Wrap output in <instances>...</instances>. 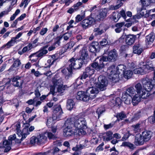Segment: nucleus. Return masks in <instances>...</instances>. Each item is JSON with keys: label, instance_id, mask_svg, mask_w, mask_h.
I'll return each mask as SVG.
<instances>
[{"label": "nucleus", "instance_id": "f257e3e1", "mask_svg": "<svg viewBox=\"0 0 155 155\" xmlns=\"http://www.w3.org/2000/svg\"><path fill=\"white\" fill-rule=\"evenodd\" d=\"M126 66L123 64L118 65L116 68L114 65H112L107 69V72L109 74L108 78L113 83H116L118 81V74H123L125 71Z\"/></svg>", "mask_w": 155, "mask_h": 155}, {"label": "nucleus", "instance_id": "f03ea898", "mask_svg": "<svg viewBox=\"0 0 155 155\" xmlns=\"http://www.w3.org/2000/svg\"><path fill=\"white\" fill-rule=\"evenodd\" d=\"M98 92L97 88L93 87H89L85 92L83 91L78 92L76 96V98L78 100L88 101L95 98Z\"/></svg>", "mask_w": 155, "mask_h": 155}, {"label": "nucleus", "instance_id": "7ed1b4c3", "mask_svg": "<svg viewBox=\"0 0 155 155\" xmlns=\"http://www.w3.org/2000/svg\"><path fill=\"white\" fill-rule=\"evenodd\" d=\"M69 68L68 70L69 72H72L73 69H79L81 68L83 64H85L83 63L81 60L79 59H75L72 58L70 59L68 62Z\"/></svg>", "mask_w": 155, "mask_h": 155}, {"label": "nucleus", "instance_id": "20e7f679", "mask_svg": "<svg viewBox=\"0 0 155 155\" xmlns=\"http://www.w3.org/2000/svg\"><path fill=\"white\" fill-rule=\"evenodd\" d=\"M105 54H108L107 56H103L104 60L109 61H114L117 59L118 54L116 50L113 49L110 51L109 49L104 50Z\"/></svg>", "mask_w": 155, "mask_h": 155}, {"label": "nucleus", "instance_id": "39448f33", "mask_svg": "<svg viewBox=\"0 0 155 155\" xmlns=\"http://www.w3.org/2000/svg\"><path fill=\"white\" fill-rule=\"evenodd\" d=\"M103 57H100L96 58L95 60V62L91 64V66L93 68L95 69L97 71H100L104 67V60Z\"/></svg>", "mask_w": 155, "mask_h": 155}, {"label": "nucleus", "instance_id": "423d86ee", "mask_svg": "<svg viewBox=\"0 0 155 155\" xmlns=\"http://www.w3.org/2000/svg\"><path fill=\"white\" fill-rule=\"evenodd\" d=\"M135 88L137 92L142 95L141 97L143 99H146L149 96V93L145 90L140 83L136 84L135 85Z\"/></svg>", "mask_w": 155, "mask_h": 155}, {"label": "nucleus", "instance_id": "0eeeda50", "mask_svg": "<svg viewBox=\"0 0 155 155\" xmlns=\"http://www.w3.org/2000/svg\"><path fill=\"white\" fill-rule=\"evenodd\" d=\"M107 83V81L106 77L105 76L101 75L98 77V78L97 87L100 91H103L106 89Z\"/></svg>", "mask_w": 155, "mask_h": 155}, {"label": "nucleus", "instance_id": "6e6552de", "mask_svg": "<svg viewBox=\"0 0 155 155\" xmlns=\"http://www.w3.org/2000/svg\"><path fill=\"white\" fill-rule=\"evenodd\" d=\"M53 108V114L52 116L54 120H59L60 116L63 114L62 110L60 105L54 106Z\"/></svg>", "mask_w": 155, "mask_h": 155}, {"label": "nucleus", "instance_id": "1a4fd4ad", "mask_svg": "<svg viewBox=\"0 0 155 155\" xmlns=\"http://www.w3.org/2000/svg\"><path fill=\"white\" fill-rule=\"evenodd\" d=\"M142 83L143 87L148 92L153 88L151 80L148 78H143L142 79Z\"/></svg>", "mask_w": 155, "mask_h": 155}, {"label": "nucleus", "instance_id": "9d476101", "mask_svg": "<svg viewBox=\"0 0 155 155\" xmlns=\"http://www.w3.org/2000/svg\"><path fill=\"white\" fill-rule=\"evenodd\" d=\"M107 10L105 8H104L99 14L95 13H91V15L94 18L95 20L97 21H99L103 20L106 17L107 13Z\"/></svg>", "mask_w": 155, "mask_h": 155}, {"label": "nucleus", "instance_id": "9b49d317", "mask_svg": "<svg viewBox=\"0 0 155 155\" xmlns=\"http://www.w3.org/2000/svg\"><path fill=\"white\" fill-rule=\"evenodd\" d=\"M86 125V122L84 118H80L77 119L74 118V125L75 129L84 128Z\"/></svg>", "mask_w": 155, "mask_h": 155}, {"label": "nucleus", "instance_id": "f8f14e48", "mask_svg": "<svg viewBox=\"0 0 155 155\" xmlns=\"http://www.w3.org/2000/svg\"><path fill=\"white\" fill-rule=\"evenodd\" d=\"M12 84L15 87L22 88L23 80L20 77L16 76L11 79Z\"/></svg>", "mask_w": 155, "mask_h": 155}, {"label": "nucleus", "instance_id": "ddd939ff", "mask_svg": "<svg viewBox=\"0 0 155 155\" xmlns=\"http://www.w3.org/2000/svg\"><path fill=\"white\" fill-rule=\"evenodd\" d=\"M34 128V127L33 126H31L28 129V128L25 127L23 128L22 132L20 131V133H19V132H18L19 131L18 130L17 132H18V133L17 134L19 136L20 135L21 136V140H22L25 139L27 136L30 134V132L32 131Z\"/></svg>", "mask_w": 155, "mask_h": 155}, {"label": "nucleus", "instance_id": "4468645a", "mask_svg": "<svg viewBox=\"0 0 155 155\" xmlns=\"http://www.w3.org/2000/svg\"><path fill=\"white\" fill-rule=\"evenodd\" d=\"M95 19L93 16L88 19H84L81 22V25L84 28H86L94 24Z\"/></svg>", "mask_w": 155, "mask_h": 155}, {"label": "nucleus", "instance_id": "2eb2a0df", "mask_svg": "<svg viewBox=\"0 0 155 155\" xmlns=\"http://www.w3.org/2000/svg\"><path fill=\"white\" fill-rule=\"evenodd\" d=\"M48 52V51L47 50H43L41 48L38 51L30 55L29 56V58L35 56L36 57L40 58H41L43 56H45Z\"/></svg>", "mask_w": 155, "mask_h": 155}, {"label": "nucleus", "instance_id": "dca6fc26", "mask_svg": "<svg viewBox=\"0 0 155 155\" xmlns=\"http://www.w3.org/2000/svg\"><path fill=\"white\" fill-rule=\"evenodd\" d=\"M133 52L138 55H140L143 51V46L140 43L136 44L133 47Z\"/></svg>", "mask_w": 155, "mask_h": 155}, {"label": "nucleus", "instance_id": "f3484780", "mask_svg": "<svg viewBox=\"0 0 155 155\" xmlns=\"http://www.w3.org/2000/svg\"><path fill=\"white\" fill-rule=\"evenodd\" d=\"M23 33L22 32H19L17 34L15 37H12L11 38L10 41H8L6 45H3L2 47V48H4L6 46H7V48L12 46V43L16 42V40L19 38L22 35Z\"/></svg>", "mask_w": 155, "mask_h": 155}, {"label": "nucleus", "instance_id": "a211bd4d", "mask_svg": "<svg viewBox=\"0 0 155 155\" xmlns=\"http://www.w3.org/2000/svg\"><path fill=\"white\" fill-rule=\"evenodd\" d=\"M145 142L141 134H137L135 136L134 143L137 146L143 145Z\"/></svg>", "mask_w": 155, "mask_h": 155}, {"label": "nucleus", "instance_id": "6ab92c4d", "mask_svg": "<svg viewBox=\"0 0 155 155\" xmlns=\"http://www.w3.org/2000/svg\"><path fill=\"white\" fill-rule=\"evenodd\" d=\"M81 57L79 59L81 60L83 63L86 64L88 61V55L87 52L85 49H82L80 51Z\"/></svg>", "mask_w": 155, "mask_h": 155}, {"label": "nucleus", "instance_id": "aec40b11", "mask_svg": "<svg viewBox=\"0 0 155 155\" xmlns=\"http://www.w3.org/2000/svg\"><path fill=\"white\" fill-rule=\"evenodd\" d=\"M100 45L97 42H94L90 45L89 49L90 52L95 53L98 51L100 50Z\"/></svg>", "mask_w": 155, "mask_h": 155}, {"label": "nucleus", "instance_id": "412c9836", "mask_svg": "<svg viewBox=\"0 0 155 155\" xmlns=\"http://www.w3.org/2000/svg\"><path fill=\"white\" fill-rule=\"evenodd\" d=\"M136 36L134 35H129L126 36V42L128 45H130L133 44L136 40Z\"/></svg>", "mask_w": 155, "mask_h": 155}, {"label": "nucleus", "instance_id": "4be33fe9", "mask_svg": "<svg viewBox=\"0 0 155 155\" xmlns=\"http://www.w3.org/2000/svg\"><path fill=\"white\" fill-rule=\"evenodd\" d=\"M141 135L145 142H146L150 139L153 135V133L150 131L145 130L142 132Z\"/></svg>", "mask_w": 155, "mask_h": 155}, {"label": "nucleus", "instance_id": "5701e85b", "mask_svg": "<svg viewBox=\"0 0 155 155\" xmlns=\"http://www.w3.org/2000/svg\"><path fill=\"white\" fill-rule=\"evenodd\" d=\"M52 83L54 87V91L56 90V87L60 86V85H63V82L62 79L61 78H58L56 76H55L52 79Z\"/></svg>", "mask_w": 155, "mask_h": 155}, {"label": "nucleus", "instance_id": "b1692460", "mask_svg": "<svg viewBox=\"0 0 155 155\" xmlns=\"http://www.w3.org/2000/svg\"><path fill=\"white\" fill-rule=\"evenodd\" d=\"M71 128L65 127L64 129V135L66 137H69L73 135L74 132Z\"/></svg>", "mask_w": 155, "mask_h": 155}, {"label": "nucleus", "instance_id": "393cba45", "mask_svg": "<svg viewBox=\"0 0 155 155\" xmlns=\"http://www.w3.org/2000/svg\"><path fill=\"white\" fill-rule=\"evenodd\" d=\"M14 63L10 67V68L8 70V71H12L14 70V68H16L19 67L21 64V61L18 58H12Z\"/></svg>", "mask_w": 155, "mask_h": 155}, {"label": "nucleus", "instance_id": "a878e982", "mask_svg": "<svg viewBox=\"0 0 155 155\" xmlns=\"http://www.w3.org/2000/svg\"><path fill=\"white\" fill-rule=\"evenodd\" d=\"M141 95L137 93L135 94L133 98H132V103L133 105H137L139 102L140 101L141 99L142 98Z\"/></svg>", "mask_w": 155, "mask_h": 155}, {"label": "nucleus", "instance_id": "bb28decb", "mask_svg": "<svg viewBox=\"0 0 155 155\" xmlns=\"http://www.w3.org/2000/svg\"><path fill=\"white\" fill-rule=\"evenodd\" d=\"M74 118H68L65 121L64 126L65 127L71 128L74 127Z\"/></svg>", "mask_w": 155, "mask_h": 155}, {"label": "nucleus", "instance_id": "cd10ccee", "mask_svg": "<svg viewBox=\"0 0 155 155\" xmlns=\"http://www.w3.org/2000/svg\"><path fill=\"white\" fill-rule=\"evenodd\" d=\"M124 24V22H121L116 23L114 26H113V27L114 29L115 32L117 33H120L122 31V27Z\"/></svg>", "mask_w": 155, "mask_h": 155}, {"label": "nucleus", "instance_id": "c85d7f7f", "mask_svg": "<svg viewBox=\"0 0 155 155\" xmlns=\"http://www.w3.org/2000/svg\"><path fill=\"white\" fill-rule=\"evenodd\" d=\"M113 133L112 131H109L104 134L103 138L104 140L108 141L112 139L113 138Z\"/></svg>", "mask_w": 155, "mask_h": 155}, {"label": "nucleus", "instance_id": "c756f323", "mask_svg": "<svg viewBox=\"0 0 155 155\" xmlns=\"http://www.w3.org/2000/svg\"><path fill=\"white\" fill-rule=\"evenodd\" d=\"M122 98L125 104H129L132 103V97L130 96L122 94Z\"/></svg>", "mask_w": 155, "mask_h": 155}, {"label": "nucleus", "instance_id": "7c9ffc66", "mask_svg": "<svg viewBox=\"0 0 155 155\" xmlns=\"http://www.w3.org/2000/svg\"><path fill=\"white\" fill-rule=\"evenodd\" d=\"M154 35L152 33L149 34L146 37V42L147 44L151 45L154 39Z\"/></svg>", "mask_w": 155, "mask_h": 155}, {"label": "nucleus", "instance_id": "2f4dec72", "mask_svg": "<svg viewBox=\"0 0 155 155\" xmlns=\"http://www.w3.org/2000/svg\"><path fill=\"white\" fill-rule=\"evenodd\" d=\"M144 64V62H141L139 64L140 65H142V68H143L144 74L148 73L154 70L153 68Z\"/></svg>", "mask_w": 155, "mask_h": 155}, {"label": "nucleus", "instance_id": "473e14b6", "mask_svg": "<svg viewBox=\"0 0 155 155\" xmlns=\"http://www.w3.org/2000/svg\"><path fill=\"white\" fill-rule=\"evenodd\" d=\"M37 137L39 144L45 143L47 141V137L45 134H40Z\"/></svg>", "mask_w": 155, "mask_h": 155}, {"label": "nucleus", "instance_id": "72a5a7b5", "mask_svg": "<svg viewBox=\"0 0 155 155\" xmlns=\"http://www.w3.org/2000/svg\"><path fill=\"white\" fill-rule=\"evenodd\" d=\"M150 10H146V9L142 8L140 12V14L142 16H144L147 18L149 16V15H151L152 12H150Z\"/></svg>", "mask_w": 155, "mask_h": 155}, {"label": "nucleus", "instance_id": "f704fd0d", "mask_svg": "<svg viewBox=\"0 0 155 155\" xmlns=\"http://www.w3.org/2000/svg\"><path fill=\"white\" fill-rule=\"evenodd\" d=\"M135 93V90L133 87H130L127 88L125 93L123 94L132 97Z\"/></svg>", "mask_w": 155, "mask_h": 155}, {"label": "nucleus", "instance_id": "c9c22d12", "mask_svg": "<svg viewBox=\"0 0 155 155\" xmlns=\"http://www.w3.org/2000/svg\"><path fill=\"white\" fill-rule=\"evenodd\" d=\"M74 102L72 99H68L67 102V108L69 110H71L74 105Z\"/></svg>", "mask_w": 155, "mask_h": 155}, {"label": "nucleus", "instance_id": "e433bc0d", "mask_svg": "<svg viewBox=\"0 0 155 155\" xmlns=\"http://www.w3.org/2000/svg\"><path fill=\"white\" fill-rule=\"evenodd\" d=\"M133 72L130 70L125 71L122 74L124 77L126 79H128L131 78L133 74Z\"/></svg>", "mask_w": 155, "mask_h": 155}, {"label": "nucleus", "instance_id": "4c0bfd02", "mask_svg": "<svg viewBox=\"0 0 155 155\" xmlns=\"http://www.w3.org/2000/svg\"><path fill=\"white\" fill-rule=\"evenodd\" d=\"M91 66L87 67L85 70V72L90 76L94 74L95 70Z\"/></svg>", "mask_w": 155, "mask_h": 155}, {"label": "nucleus", "instance_id": "58836bf2", "mask_svg": "<svg viewBox=\"0 0 155 155\" xmlns=\"http://www.w3.org/2000/svg\"><path fill=\"white\" fill-rule=\"evenodd\" d=\"M62 38V36L61 35L57 37L54 40V42L53 43V45H55L57 47L60 45L61 43L60 41Z\"/></svg>", "mask_w": 155, "mask_h": 155}, {"label": "nucleus", "instance_id": "ea45409f", "mask_svg": "<svg viewBox=\"0 0 155 155\" xmlns=\"http://www.w3.org/2000/svg\"><path fill=\"white\" fill-rule=\"evenodd\" d=\"M121 146L127 147L131 149H134L135 147L134 144H132L129 142H124L122 143Z\"/></svg>", "mask_w": 155, "mask_h": 155}, {"label": "nucleus", "instance_id": "a19ab883", "mask_svg": "<svg viewBox=\"0 0 155 155\" xmlns=\"http://www.w3.org/2000/svg\"><path fill=\"white\" fill-rule=\"evenodd\" d=\"M116 117L117 118V119L119 118L120 120H122L126 118L127 116L126 114L124 111H122L120 113H117L116 116Z\"/></svg>", "mask_w": 155, "mask_h": 155}, {"label": "nucleus", "instance_id": "79ce46f5", "mask_svg": "<svg viewBox=\"0 0 155 155\" xmlns=\"http://www.w3.org/2000/svg\"><path fill=\"white\" fill-rule=\"evenodd\" d=\"M94 31L96 32L95 34L96 35H100L104 33V30L101 28V26H100L98 28H96L94 30Z\"/></svg>", "mask_w": 155, "mask_h": 155}, {"label": "nucleus", "instance_id": "37998d69", "mask_svg": "<svg viewBox=\"0 0 155 155\" xmlns=\"http://www.w3.org/2000/svg\"><path fill=\"white\" fill-rule=\"evenodd\" d=\"M134 72L135 74H140L142 75L144 74L143 68L142 67H140L138 68H136L134 70Z\"/></svg>", "mask_w": 155, "mask_h": 155}, {"label": "nucleus", "instance_id": "c03bdc74", "mask_svg": "<svg viewBox=\"0 0 155 155\" xmlns=\"http://www.w3.org/2000/svg\"><path fill=\"white\" fill-rule=\"evenodd\" d=\"M83 129L84 128H77L75 129L74 130H76L75 133L76 134L80 136L81 135H84L86 134V132L83 130Z\"/></svg>", "mask_w": 155, "mask_h": 155}, {"label": "nucleus", "instance_id": "a18cd8bd", "mask_svg": "<svg viewBox=\"0 0 155 155\" xmlns=\"http://www.w3.org/2000/svg\"><path fill=\"white\" fill-rule=\"evenodd\" d=\"M41 87L39 85L38 87H37L35 91V94L36 96V97H38L40 96L41 95V94L40 92H41Z\"/></svg>", "mask_w": 155, "mask_h": 155}, {"label": "nucleus", "instance_id": "49530a36", "mask_svg": "<svg viewBox=\"0 0 155 155\" xmlns=\"http://www.w3.org/2000/svg\"><path fill=\"white\" fill-rule=\"evenodd\" d=\"M105 111V108L103 107L98 108L96 111V113L98 115V118H99L101 115Z\"/></svg>", "mask_w": 155, "mask_h": 155}, {"label": "nucleus", "instance_id": "de8ad7c7", "mask_svg": "<svg viewBox=\"0 0 155 155\" xmlns=\"http://www.w3.org/2000/svg\"><path fill=\"white\" fill-rule=\"evenodd\" d=\"M48 138L50 139L54 140L57 138V137L51 132H48L45 134Z\"/></svg>", "mask_w": 155, "mask_h": 155}, {"label": "nucleus", "instance_id": "09e8293b", "mask_svg": "<svg viewBox=\"0 0 155 155\" xmlns=\"http://www.w3.org/2000/svg\"><path fill=\"white\" fill-rule=\"evenodd\" d=\"M60 85V86H58L56 87V90L55 91H57L58 93H61L65 90V87L64 86H63V84Z\"/></svg>", "mask_w": 155, "mask_h": 155}, {"label": "nucleus", "instance_id": "8fccbe9b", "mask_svg": "<svg viewBox=\"0 0 155 155\" xmlns=\"http://www.w3.org/2000/svg\"><path fill=\"white\" fill-rule=\"evenodd\" d=\"M55 120L53 119V116L52 118L49 117L47 119L46 124L48 127H51L52 126L53 121Z\"/></svg>", "mask_w": 155, "mask_h": 155}, {"label": "nucleus", "instance_id": "3c124183", "mask_svg": "<svg viewBox=\"0 0 155 155\" xmlns=\"http://www.w3.org/2000/svg\"><path fill=\"white\" fill-rule=\"evenodd\" d=\"M30 143L31 144H34L35 143L38 144V137H37L35 136H33L30 139Z\"/></svg>", "mask_w": 155, "mask_h": 155}, {"label": "nucleus", "instance_id": "603ef678", "mask_svg": "<svg viewBox=\"0 0 155 155\" xmlns=\"http://www.w3.org/2000/svg\"><path fill=\"white\" fill-rule=\"evenodd\" d=\"M140 124H137L135 125H132V127L133 128V130L136 132H138L140 131Z\"/></svg>", "mask_w": 155, "mask_h": 155}, {"label": "nucleus", "instance_id": "864d4df0", "mask_svg": "<svg viewBox=\"0 0 155 155\" xmlns=\"http://www.w3.org/2000/svg\"><path fill=\"white\" fill-rule=\"evenodd\" d=\"M69 67L67 68V69L63 68L61 70V71L62 73L64 74L65 75H66V76H70L72 72L70 73L68 71V68Z\"/></svg>", "mask_w": 155, "mask_h": 155}, {"label": "nucleus", "instance_id": "5fc2aeb1", "mask_svg": "<svg viewBox=\"0 0 155 155\" xmlns=\"http://www.w3.org/2000/svg\"><path fill=\"white\" fill-rule=\"evenodd\" d=\"M83 148V146L81 144L77 145L76 146L72 148V150L73 151H77L81 150Z\"/></svg>", "mask_w": 155, "mask_h": 155}, {"label": "nucleus", "instance_id": "6e6d98bb", "mask_svg": "<svg viewBox=\"0 0 155 155\" xmlns=\"http://www.w3.org/2000/svg\"><path fill=\"white\" fill-rule=\"evenodd\" d=\"M84 17L85 16L84 15H78L75 18L76 21L75 23L81 21L83 18H84Z\"/></svg>", "mask_w": 155, "mask_h": 155}, {"label": "nucleus", "instance_id": "4d7b16f0", "mask_svg": "<svg viewBox=\"0 0 155 155\" xmlns=\"http://www.w3.org/2000/svg\"><path fill=\"white\" fill-rule=\"evenodd\" d=\"M131 135L129 131L124 134V136L122 137L121 140L122 141L126 140Z\"/></svg>", "mask_w": 155, "mask_h": 155}, {"label": "nucleus", "instance_id": "13d9d810", "mask_svg": "<svg viewBox=\"0 0 155 155\" xmlns=\"http://www.w3.org/2000/svg\"><path fill=\"white\" fill-rule=\"evenodd\" d=\"M124 0H119L117 1V4L114 6V8L115 10L117 9L120 7L122 5L123 3L121 2L122 1H124Z\"/></svg>", "mask_w": 155, "mask_h": 155}, {"label": "nucleus", "instance_id": "bf43d9fd", "mask_svg": "<svg viewBox=\"0 0 155 155\" xmlns=\"http://www.w3.org/2000/svg\"><path fill=\"white\" fill-rule=\"evenodd\" d=\"M20 12V10L19 9H17L15 11V13L12 16L10 17V20L12 21L15 18L16 16L19 14Z\"/></svg>", "mask_w": 155, "mask_h": 155}, {"label": "nucleus", "instance_id": "052dcab7", "mask_svg": "<svg viewBox=\"0 0 155 155\" xmlns=\"http://www.w3.org/2000/svg\"><path fill=\"white\" fill-rule=\"evenodd\" d=\"M71 33H67L64 34L63 36H62V38H63L66 41L71 37Z\"/></svg>", "mask_w": 155, "mask_h": 155}, {"label": "nucleus", "instance_id": "680f3d73", "mask_svg": "<svg viewBox=\"0 0 155 155\" xmlns=\"http://www.w3.org/2000/svg\"><path fill=\"white\" fill-rule=\"evenodd\" d=\"M82 4V3L80 2H79L74 5L73 6V7L74 9V11H76L78 10L79 8V7Z\"/></svg>", "mask_w": 155, "mask_h": 155}, {"label": "nucleus", "instance_id": "e2e57ef3", "mask_svg": "<svg viewBox=\"0 0 155 155\" xmlns=\"http://www.w3.org/2000/svg\"><path fill=\"white\" fill-rule=\"evenodd\" d=\"M74 45L73 42H69L65 45V48L66 49L71 48Z\"/></svg>", "mask_w": 155, "mask_h": 155}, {"label": "nucleus", "instance_id": "0e129e2a", "mask_svg": "<svg viewBox=\"0 0 155 155\" xmlns=\"http://www.w3.org/2000/svg\"><path fill=\"white\" fill-rule=\"evenodd\" d=\"M104 143L103 142L100 145H99L98 147H97L96 149V151L98 152L103 150V148L102 147L104 146Z\"/></svg>", "mask_w": 155, "mask_h": 155}, {"label": "nucleus", "instance_id": "69168bd1", "mask_svg": "<svg viewBox=\"0 0 155 155\" xmlns=\"http://www.w3.org/2000/svg\"><path fill=\"white\" fill-rule=\"evenodd\" d=\"M140 1L143 6H147L150 4L148 0H140Z\"/></svg>", "mask_w": 155, "mask_h": 155}, {"label": "nucleus", "instance_id": "338daca9", "mask_svg": "<svg viewBox=\"0 0 155 155\" xmlns=\"http://www.w3.org/2000/svg\"><path fill=\"white\" fill-rule=\"evenodd\" d=\"M48 29L47 28H43L40 32V34L41 35H44L47 31Z\"/></svg>", "mask_w": 155, "mask_h": 155}, {"label": "nucleus", "instance_id": "774afa93", "mask_svg": "<svg viewBox=\"0 0 155 155\" xmlns=\"http://www.w3.org/2000/svg\"><path fill=\"white\" fill-rule=\"evenodd\" d=\"M148 120L151 124L155 123V117L154 116L150 117L148 118Z\"/></svg>", "mask_w": 155, "mask_h": 155}]
</instances>
